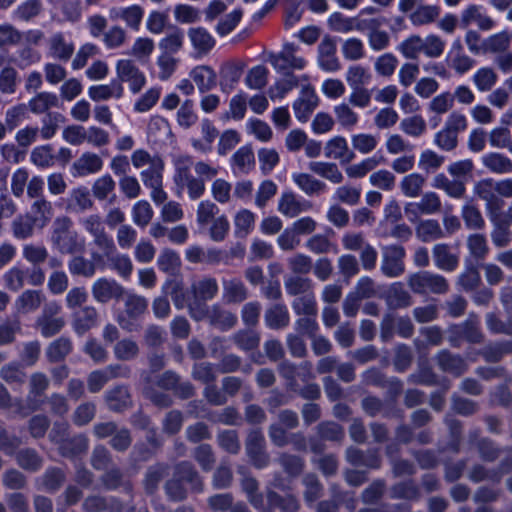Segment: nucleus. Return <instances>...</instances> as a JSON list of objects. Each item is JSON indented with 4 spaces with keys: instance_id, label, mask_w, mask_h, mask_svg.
<instances>
[{
    "instance_id": "1",
    "label": "nucleus",
    "mask_w": 512,
    "mask_h": 512,
    "mask_svg": "<svg viewBox=\"0 0 512 512\" xmlns=\"http://www.w3.org/2000/svg\"><path fill=\"white\" fill-rule=\"evenodd\" d=\"M174 181L181 189H186L192 200L199 199L206 190V181L219 174V167L205 161L193 163L189 155H180L175 161Z\"/></svg>"
},
{
    "instance_id": "2",
    "label": "nucleus",
    "mask_w": 512,
    "mask_h": 512,
    "mask_svg": "<svg viewBox=\"0 0 512 512\" xmlns=\"http://www.w3.org/2000/svg\"><path fill=\"white\" fill-rule=\"evenodd\" d=\"M49 241L52 248L61 255L80 254L85 249V239L75 230L74 222L66 215L54 219Z\"/></svg>"
},
{
    "instance_id": "3",
    "label": "nucleus",
    "mask_w": 512,
    "mask_h": 512,
    "mask_svg": "<svg viewBox=\"0 0 512 512\" xmlns=\"http://www.w3.org/2000/svg\"><path fill=\"white\" fill-rule=\"evenodd\" d=\"M445 47L446 42L439 35L429 34L422 38L418 34H412L398 45L397 50L405 59L416 60L422 53L428 58H438Z\"/></svg>"
},
{
    "instance_id": "4",
    "label": "nucleus",
    "mask_w": 512,
    "mask_h": 512,
    "mask_svg": "<svg viewBox=\"0 0 512 512\" xmlns=\"http://www.w3.org/2000/svg\"><path fill=\"white\" fill-rule=\"evenodd\" d=\"M218 292L219 285L216 278L205 275L195 280L190 286V293L193 296V303L189 305L190 317L199 322L208 307L206 303L213 300Z\"/></svg>"
},
{
    "instance_id": "5",
    "label": "nucleus",
    "mask_w": 512,
    "mask_h": 512,
    "mask_svg": "<svg viewBox=\"0 0 512 512\" xmlns=\"http://www.w3.org/2000/svg\"><path fill=\"white\" fill-rule=\"evenodd\" d=\"M124 303L123 311L119 314L117 321L122 329L128 332L137 331L138 320L142 318L148 309V300L141 295L127 292L121 298Z\"/></svg>"
},
{
    "instance_id": "6",
    "label": "nucleus",
    "mask_w": 512,
    "mask_h": 512,
    "mask_svg": "<svg viewBox=\"0 0 512 512\" xmlns=\"http://www.w3.org/2000/svg\"><path fill=\"white\" fill-rule=\"evenodd\" d=\"M45 271L43 268H25L15 265L8 269L3 275L4 286L12 292H18L26 284L41 286L45 282Z\"/></svg>"
},
{
    "instance_id": "7",
    "label": "nucleus",
    "mask_w": 512,
    "mask_h": 512,
    "mask_svg": "<svg viewBox=\"0 0 512 512\" xmlns=\"http://www.w3.org/2000/svg\"><path fill=\"white\" fill-rule=\"evenodd\" d=\"M245 452L251 465L256 469L266 468L270 462L267 443L261 428H252L245 437Z\"/></svg>"
},
{
    "instance_id": "8",
    "label": "nucleus",
    "mask_w": 512,
    "mask_h": 512,
    "mask_svg": "<svg viewBox=\"0 0 512 512\" xmlns=\"http://www.w3.org/2000/svg\"><path fill=\"white\" fill-rule=\"evenodd\" d=\"M407 283L409 288L416 294H426L428 292L445 294L449 291L447 279L440 274L429 271H422L410 275Z\"/></svg>"
},
{
    "instance_id": "9",
    "label": "nucleus",
    "mask_w": 512,
    "mask_h": 512,
    "mask_svg": "<svg viewBox=\"0 0 512 512\" xmlns=\"http://www.w3.org/2000/svg\"><path fill=\"white\" fill-rule=\"evenodd\" d=\"M61 306L51 301L46 303L41 314L35 321V328L40 331L45 338H50L58 334L65 326V319L60 316Z\"/></svg>"
},
{
    "instance_id": "10",
    "label": "nucleus",
    "mask_w": 512,
    "mask_h": 512,
    "mask_svg": "<svg viewBox=\"0 0 512 512\" xmlns=\"http://www.w3.org/2000/svg\"><path fill=\"white\" fill-rule=\"evenodd\" d=\"M406 250L402 245L391 244L382 248L380 270L389 278H397L405 272Z\"/></svg>"
},
{
    "instance_id": "11",
    "label": "nucleus",
    "mask_w": 512,
    "mask_h": 512,
    "mask_svg": "<svg viewBox=\"0 0 512 512\" xmlns=\"http://www.w3.org/2000/svg\"><path fill=\"white\" fill-rule=\"evenodd\" d=\"M117 79L122 83H128L129 89L133 94L139 93L146 85V76L140 70L134 60L120 59L116 63Z\"/></svg>"
},
{
    "instance_id": "12",
    "label": "nucleus",
    "mask_w": 512,
    "mask_h": 512,
    "mask_svg": "<svg viewBox=\"0 0 512 512\" xmlns=\"http://www.w3.org/2000/svg\"><path fill=\"white\" fill-rule=\"evenodd\" d=\"M345 459L352 466L366 467L371 470H378L383 464L378 448L361 450L357 447L350 446L345 451Z\"/></svg>"
},
{
    "instance_id": "13",
    "label": "nucleus",
    "mask_w": 512,
    "mask_h": 512,
    "mask_svg": "<svg viewBox=\"0 0 512 512\" xmlns=\"http://www.w3.org/2000/svg\"><path fill=\"white\" fill-rule=\"evenodd\" d=\"M270 63L279 72L288 69L302 70L306 66L305 58L297 55V47L294 44H287L279 54L271 55Z\"/></svg>"
},
{
    "instance_id": "14",
    "label": "nucleus",
    "mask_w": 512,
    "mask_h": 512,
    "mask_svg": "<svg viewBox=\"0 0 512 512\" xmlns=\"http://www.w3.org/2000/svg\"><path fill=\"white\" fill-rule=\"evenodd\" d=\"M249 298V289L240 277L222 279V301L226 305H237Z\"/></svg>"
},
{
    "instance_id": "15",
    "label": "nucleus",
    "mask_w": 512,
    "mask_h": 512,
    "mask_svg": "<svg viewBox=\"0 0 512 512\" xmlns=\"http://www.w3.org/2000/svg\"><path fill=\"white\" fill-rule=\"evenodd\" d=\"M92 295L97 302L106 304L121 299L125 288L114 279L99 278L92 285Z\"/></svg>"
},
{
    "instance_id": "16",
    "label": "nucleus",
    "mask_w": 512,
    "mask_h": 512,
    "mask_svg": "<svg viewBox=\"0 0 512 512\" xmlns=\"http://www.w3.org/2000/svg\"><path fill=\"white\" fill-rule=\"evenodd\" d=\"M75 52V44L63 32H56L48 39V55L59 62H68Z\"/></svg>"
},
{
    "instance_id": "17",
    "label": "nucleus",
    "mask_w": 512,
    "mask_h": 512,
    "mask_svg": "<svg viewBox=\"0 0 512 512\" xmlns=\"http://www.w3.org/2000/svg\"><path fill=\"white\" fill-rule=\"evenodd\" d=\"M173 475L194 493L204 490V482L195 466L190 461H181L174 466Z\"/></svg>"
},
{
    "instance_id": "18",
    "label": "nucleus",
    "mask_w": 512,
    "mask_h": 512,
    "mask_svg": "<svg viewBox=\"0 0 512 512\" xmlns=\"http://www.w3.org/2000/svg\"><path fill=\"white\" fill-rule=\"evenodd\" d=\"M205 319H207L212 326L223 331L233 328L237 323V316L223 309L218 304L206 307L205 315H203L199 321Z\"/></svg>"
},
{
    "instance_id": "19",
    "label": "nucleus",
    "mask_w": 512,
    "mask_h": 512,
    "mask_svg": "<svg viewBox=\"0 0 512 512\" xmlns=\"http://www.w3.org/2000/svg\"><path fill=\"white\" fill-rule=\"evenodd\" d=\"M188 37L197 56L208 55L216 45L215 38L204 27H191L188 29Z\"/></svg>"
},
{
    "instance_id": "20",
    "label": "nucleus",
    "mask_w": 512,
    "mask_h": 512,
    "mask_svg": "<svg viewBox=\"0 0 512 512\" xmlns=\"http://www.w3.org/2000/svg\"><path fill=\"white\" fill-rule=\"evenodd\" d=\"M461 25L466 28L472 23H476L478 28L483 31L491 30L495 26V21L484 13L481 6L471 4L461 13Z\"/></svg>"
},
{
    "instance_id": "21",
    "label": "nucleus",
    "mask_w": 512,
    "mask_h": 512,
    "mask_svg": "<svg viewBox=\"0 0 512 512\" xmlns=\"http://www.w3.org/2000/svg\"><path fill=\"white\" fill-rule=\"evenodd\" d=\"M362 29L368 30V43L372 50L382 51L390 45V35L387 31L381 30V21L378 19H369L362 21Z\"/></svg>"
},
{
    "instance_id": "22",
    "label": "nucleus",
    "mask_w": 512,
    "mask_h": 512,
    "mask_svg": "<svg viewBox=\"0 0 512 512\" xmlns=\"http://www.w3.org/2000/svg\"><path fill=\"white\" fill-rule=\"evenodd\" d=\"M311 208L312 204L309 201L301 200L291 191L284 192L278 202V211L289 218H294Z\"/></svg>"
},
{
    "instance_id": "23",
    "label": "nucleus",
    "mask_w": 512,
    "mask_h": 512,
    "mask_svg": "<svg viewBox=\"0 0 512 512\" xmlns=\"http://www.w3.org/2000/svg\"><path fill=\"white\" fill-rule=\"evenodd\" d=\"M109 410L122 412L132 406V398L128 386L116 385L106 391L104 396Z\"/></svg>"
},
{
    "instance_id": "24",
    "label": "nucleus",
    "mask_w": 512,
    "mask_h": 512,
    "mask_svg": "<svg viewBox=\"0 0 512 512\" xmlns=\"http://www.w3.org/2000/svg\"><path fill=\"white\" fill-rule=\"evenodd\" d=\"M318 105V97L311 87H304L300 97L294 102L293 109L296 118L306 122Z\"/></svg>"
},
{
    "instance_id": "25",
    "label": "nucleus",
    "mask_w": 512,
    "mask_h": 512,
    "mask_svg": "<svg viewBox=\"0 0 512 512\" xmlns=\"http://www.w3.org/2000/svg\"><path fill=\"white\" fill-rule=\"evenodd\" d=\"M318 62L322 69L330 72L340 68V62L336 56V43L330 36H325L318 46Z\"/></svg>"
},
{
    "instance_id": "26",
    "label": "nucleus",
    "mask_w": 512,
    "mask_h": 512,
    "mask_svg": "<svg viewBox=\"0 0 512 512\" xmlns=\"http://www.w3.org/2000/svg\"><path fill=\"white\" fill-rule=\"evenodd\" d=\"M432 255L436 267L440 270L453 272L459 266V256L452 252L449 244H436L432 249Z\"/></svg>"
},
{
    "instance_id": "27",
    "label": "nucleus",
    "mask_w": 512,
    "mask_h": 512,
    "mask_svg": "<svg viewBox=\"0 0 512 512\" xmlns=\"http://www.w3.org/2000/svg\"><path fill=\"white\" fill-rule=\"evenodd\" d=\"M324 153L327 158L340 160L342 164L350 163L355 158L354 151L349 148L347 140L342 136L330 139L324 147Z\"/></svg>"
},
{
    "instance_id": "28",
    "label": "nucleus",
    "mask_w": 512,
    "mask_h": 512,
    "mask_svg": "<svg viewBox=\"0 0 512 512\" xmlns=\"http://www.w3.org/2000/svg\"><path fill=\"white\" fill-rule=\"evenodd\" d=\"M264 321L272 330H282L290 324V313L284 303H275L269 306L264 313Z\"/></svg>"
},
{
    "instance_id": "29",
    "label": "nucleus",
    "mask_w": 512,
    "mask_h": 512,
    "mask_svg": "<svg viewBox=\"0 0 512 512\" xmlns=\"http://www.w3.org/2000/svg\"><path fill=\"white\" fill-rule=\"evenodd\" d=\"M110 17L113 20L121 19L129 28L138 31L144 17V9L136 4L123 8H112Z\"/></svg>"
},
{
    "instance_id": "30",
    "label": "nucleus",
    "mask_w": 512,
    "mask_h": 512,
    "mask_svg": "<svg viewBox=\"0 0 512 512\" xmlns=\"http://www.w3.org/2000/svg\"><path fill=\"white\" fill-rule=\"evenodd\" d=\"M495 192L496 189L493 179H483L477 182L474 186V194L486 202L488 215L494 211L499 212L500 209L501 200L497 197Z\"/></svg>"
},
{
    "instance_id": "31",
    "label": "nucleus",
    "mask_w": 512,
    "mask_h": 512,
    "mask_svg": "<svg viewBox=\"0 0 512 512\" xmlns=\"http://www.w3.org/2000/svg\"><path fill=\"white\" fill-rule=\"evenodd\" d=\"M266 498L270 508H278L281 512H299L301 504L297 496L288 493L280 495L273 489L267 487Z\"/></svg>"
},
{
    "instance_id": "32",
    "label": "nucleus",
    "mask_w": 512,
    "mask_h": 512,
    "mask_svg": "<svg viewBox=\"0 0 512 512\" xmlns=\"http://www.w3.org/2000/svg\"><path fill=\"white\" fill-rule=\"evenodd\" d=\"M59 106V98L55 93L42 91L36 93L27 103L26 107L32 114L42 115L50 113L49 110Z\"/></svg>"
},
{
    "instance_id": "33",
    "label": "nucleus",
    "mask_w": 512,
    "mask_h": 512,
    "mask_svg": "<svg viewBox=\"0 0 512 512\" xmlns=\"http://www.w3.org/2000/svg\"><path fill=\"white\" fill-rule=\"evenodd\" d=\"M98 323V312L93 306H84L73 314L72 326L78 335H84Z\"/></svg>"
},
{
    "instance_id": "34",
    "label": "nucleus",
    "mask_w": 512,
    "mask_h": 512,
    "mask_svg": "<svg viewBox=\"0 0 512 512\" xmlns=\"http://www.w3.org/2000/svg\"><path fill=\"white\" fill-rule=\"evenodd\" d=\"M92 245L91 258L96 263H103L117 251L113 238L107 232L94 237Z\"/></svg>"
},
{
    "instance_id": "35",
    "label": "nucleus",
    "mask_w": 512,
    "mask_h": 512,
    "mask_svg": "<svg viewBox=\"0 0 512 512\" xmlns=\"http://www.w3.org/2000/svg\"><path fill=\"white\" fill-rule=\"evenodd\" d=\"M436 360L442 371L457 377L467 370L465 360L460 355L453 354L448 350L440 351L436 356Z\"/></svg>"
},
{
    "instance_id": "36",
    "label": "nucleus",
    "mask_w": 512,
    "mask_h": 512,
    "mask_svg": "<svg viewBox=\"0 0 512 512\" xmlns=\"http://www.w3.org/2000/svg\"><path fill=\"white\" fill-rule=\"evenodd\" d=\"M89 448V439L83 434H77L72 437H67L59 445V453L63 457L72 459L79 455L85 454Z\"/></svg>"
},
{
    "instance_id": "37",
    "label": "nucleus",
    "mask_w": 512,
    "mask_h": 512,
    "mask_svg": "<svg viewBox=\"0 0 512 512\" xmlns=\"http://www.w3.org/2000/svg\"><path fill=\"white\" fill-rule=\"evenodd\" d=\"M103 167L102 158L94 152H84L72 165L77 176H87L99 172Z\"/></svg>"
},
{
    "instance_id": "38",
    "label": "nucleus",
    "mask_w": 512,
    "mask_h": 512,
    "mask_svg": "<svg viewBox=\"0 0 512 512\" xmlns=\"http://www.w3.org/2000/svg\"><path fill=\"white\" fill-rule=\"evenodd\" d=\"M432 186L443 190L448 196L461 199L466 193V184L461 179H449L444 173H439L433 178Z\"/></svg>"
},
{
    "instance_id": "39",
    "label": "nucleus",
    "mask_w": 512,
    "mask_h": 512,
    "mask_svg": "<svg viewBox=\"0 0 512 512\" xmlns=\"http://www.w3.org/2000/svg\"><path fill=\"white\" fill-rule=\"evenodd\" d=\"M123 95L124 87L116 80L107 85H94L88 89V96L94 102L107 101L111 98L120 99Z\"/></svg>"
},
{
    "instance_id": "40",
    "label": "nucleus",
    "mask_w": 512,
    "mask_h": 512,
    "mask_svg": "<svg viewBox=\"0 0 512 512\" xmlns=\"http://www.w3.org/2000/svg\"><path fill=\"white\" fill-rule=\"evenodd\" d=\"M61 14L60 22L77 23L82 18L81 0H48Z\"/></svg>"
},
{
    "instance_id": "41",
    "label": "nucleus",
    "mask_w": 512,
    "mask_h": 512,
    "mask_svg": "<svg viewBox=\"0 0 512 512\" xmlns=\"http://www.w3.org/2000/svg\"><path fill=\"white\" fill-rule=\"evenodd\" d=\"M421 497V489L412 479L397 482L390 488L391 499L417 502Z\"/></svg>"
},
{
    "instance_id": "42",
    "label": "nucleus",
    "mask_w": 512,
    "mask_h": 512,
    "mask_svg": "<svg viewBox=\"0 0 512 512\" xmlns=\"http://www.w3.org/2000/svg\"><path fill=\"white\" fill-rule=\"evenodd\" d=\"M244 64L241 61L232 60L223 63L220 67V85L223 90L233 89L243 74Z\"/></svg>"
},
{
    "instance_id": "43",
    "label": "nucleus",
    "mask_w": 512,
    "mask_h": 512,
    "mask_svg": "<svg viewBox=\"0 0 512 512\" xmlns=\"http://www.w3.org/2000/svg\"><path fill=\"white\" fill-rule=\"evenodd\" d=\"M37 224L38 229L48 225L53 216V206L46 198L34 200L30 212L26 213Z\"/></svg>"
},
{
    "instance_id": "44",
    "label": "nucleus",
    "mask_w": 512,
    "mask_h": 512,
    "mask_svg": "<svg viewBox=\"0 0 512 512\" xmlns=\"http://www.w3.org/2000/svg\"><path fill=\"white\" fill-rule=\"evenodd\" d=\"M426 177L420 173H410L405 175L400 183L399 188L401 193L407 198H418L422 195L423 189L426 185Z\"/></svg>"
},
{
    "instance_id": "45",
    "label": "nucleus",
    "mask_w": 512,
    "mask_h": 512,
    "mask_svg": "<svg viewBox=\"0 0 512 512\" xmlns=\"http://www.w3.org/2000/svg\"><path fill=\"white\" fill-rule=\"evenodd\" d=\"M386 304L390 309L397 310L412 305V297L400 282L393 283L386 295Z\"/></svg>"
},
{
    "instance_id": "46",
    "label": "nucleus",
    "mask_w": 512,
    "mask_h": 512,
    "mask_svg": "<svg viewBox=\"0 0 512 512\" xmlns=\"http://www.w3.org/2000/svg\"><path fill=\"white\" fill-rule=\"evenodd\" d=\"M483 166L494 174L512 173V160L499 152H490L482 157Z\"/></svg>"
},
{
    "instance_id": "47",
    "label": "nucleus",
    "mask_w": 512,
    "mask_h": 512,
    "mask_svg": "<svg viewBox=\"0 0 512 512\" xmlns=\"http://www.w3.org/2000/svg\"><path fill=\"white\" fill-rule=\"evenodd\" d=\"M66 481V473L59 467H49L38 479L40 489L49 492H57Z\"/></svg>"
},
{
    "instance_id": "48",
    "label": "nucleus",
    "mask_w": 512,
    "mask_h": 512,
    "mask_svg": "<svg viewBox=\"0 0 512 512\" xmlns=\"http://www.w3.org/2000/svg\"><path fill=\"white\" fill-rule=\"evenodd\" d=\"M17 465L25 471L35 473L43 467V457L33 448H23L15 454Z\"/></svg>"
},
{
    "instance_id": "49",
    "label": "nucleus",
    "mask_w": 512,
    "mask_h": 512,
    "mask_svg": "<svg viewBox=\"0 0 512 512\" xmlns=\"http://www.w3.org/2000/svg\"><path fill=\"white\" fill-rule=\"evenodd\" d=\"M417 238L424 242H432L445 237L440 223L435 219L422 220L415 229Z\"/></svg>"
},
{
    "instance_id": "50",
    "label": "nucleus",
    "mask_w": 512,
    "mask_h": 512,
    "mask_svg": "<svg viewBox=\"0 0 512 512\" xmlns=\"http://www.w3.org/2000/svg\"><path fill=\"white\" fill-rule=\"evenodd\" d=\"M75 254L68 261V269L72 276L91 278L96 273V262L85 258L83 255Z\"/></svg>"
},
{
    "instance_id": "51",
    "label": "nucleus",
    "mask_w": 512,
    "mask_h": 512,
    "mask_svg": "<svg viewBox=\"0 0 512 512\" xmlns=\"http://www.w3.org/2000/svg\"><path fill=\"white\" fill-rule=\"evenodd\" d=\"M241 488L246 494L249 503L257 510H265L264 495L259 491L258 480L250 475H246L241 480Z\"/></svg>"
},
{
    "instance_id": "52",
    "label": "nucleus",
    "mask_w": 512,
    "mask_h": 512,
    "mask_svg": "<svg viewBox=\"0 0 512 512\" xmlns=\"http://www.w3.org/2000/svg\"><path fill=\"white\" fill-rule=\"evenodd\" d=\"M73 344L68 337H59L52 341L46 348V358L50 363H58L64 361V359L72 352Z\"/></svg>"
},
{
    "instance_id": "53",
    "label": "nucleus",
    "mask_w": 512,
    "mask_h": 512,
    "mask_svg": "<svg viewBox=\"0 0 512 512\" xmlns=\"http://www.w3.org/2000/svg\"><path fill=\"white\" fill-rule=\"evenodd\" d=\"M491 222L494 225L491 232L493 244L498 248L506 247L510 243V221H502L499 219V212L494 211L489 215Z\"/></svg>"
},
{
    "instance_id": "54",
    "label": "nucleus",
    "mask_w": 512,
    "mask_h": 512,
    "mask_svg": "<svg viewBox=\"0 0 512 512\" xmlns=\"http://www.w3.org/2000/svg\"><path fill=\"white\" fill-rule=\"evenodd\" d=\"M44 301L45 295L41 290L28 289L17 298L16 306L23 313H31L39 309Z\"/></svg>"
},
{
    "instance_id": "55",
    "label": "nucleus",
    "mask_w": 512,
    "mask_h": 512,
    "mask_svg": "<svg viewBox=\"0 0 512 512\" xmlns=\"http://www.w3.org/2000/svg\"><path fill=\"white\" fill-rule=\"evenodd\" d=\"M22 256L32 268H42L49 258V251L43 244L26 243L22 246Z\"/></svg>"
},
{
    "instance_id": "56",
    "label": "nucleus",
    "mask_w": 512,
    "mask_h": 512,
    "mask_svg": "<svg viewBox=\"0 0 512 512\" xmlns=\"http://www.w3.org/2000/svg\"><path fill=\"white\" fill-rule=\"evenodd\" d=\"M184 32L177 26H172L159 42V48L165 54H176L184 46Z\"/></svg>"
},
{
    "instance_id": "57",
    "label": "nucleus",
    "mask_w": 512,
    "mask_h": 512,
    "mask_svg": "<svg viewBox=\"0 0 512 512\" xmlns=\"http://www.w3.org/2000/svg\"><path fill=\"white\" fill-rule=\"evenodd\" d=\"M191 77L200 92L204 93L216 86L217 75L215 71L206 65L197 66L191 72Z\"/></svg>"
},
{
    "instance_id": "58",
    "label": "nucleus",
    "mask_w": 512,
    "mask_h": 512,
    "mask_svg": "<svg viewBox=\"0 0 512 512\" xmlns=\"http://www.w3.org/2000/svg\"><path fill=\"white\" fill-rule=\"evenodd\" d=\"M466 246L470 256L475 261H483L488 256L490 248L484 234L473 233L467 237Z\"/></svg>"
},
{
    "instance_id": "59",
    "label": "nucleus",
    "mask_w": 512,
    "mask_h": 512,
    "mask_svg": "<svg viewBox=\"0 0 512 512\" xmlns=\"http://www.w3.org/2000/svg\"><path fill=\"white\" fill-rule=\"evenodd\" d=\"M234 171L240 174H248L255 166V156L251 147L243 146L232 157Z\"/></svg>"
},
{
    "instance_id": "60",
    "label": "nucleus",
    "mask_w": 512,
    "mask_h": 512,
    "mask_svg": "<svg viewBox=\"0 0 512 512\" xmlns=\"http://www.w3.org/2000/svg\"><path fill=\"white\" fill-rule=\"evenodd\" d=\"M440 13L438 5H420L410 14L409 19L415 26H424L435 22Z\"/></svg>"
},
{
    "instance_id": "61",
    "label": "nucleus",
    "mask_w": 512,
    "mask_h": 512,
    "mask_svg": "<svg viewBox=\"0 0 512 512\" xmlns=\"http://www.w3.org/2000/svg\"><path fill=\"white\" fill-rule=\"evenodd\" d=\"M292 308L298 316H317L318 304L315 292H309L295 297L292 301Z\"/></svg>"
},
{
    "instance_id": "62",
    "label": "nucleus",
    "mask_w": 512,
    "mask_h": 512,
    "mask_svg": "<svg viewBox=\"0 0 512 512\" xmlns=\"http://www.w3.org/2000/svg\"><path fill=\"white\" fill-rule=\"evenodd\" d=\"M181 265L182 262L179 254L169 248L163 249L157 259L159 270L171 276L176 275L180 271Z\"/></svg>"
},
{
    "instance_id": "63",
    "label": "nucleus",
    "mask_w": 512,
    "mask_h": 512,
    "mask_svg": "<svg viewBox=\"0 0 512 512\" xmlns=\"http://www.w3.org/2000/svg\"><path fill=\"white\" fill-rule=\"evenodd\" d=\"M284 286L287 294L293 297L314 291V283L312 279L300 275L287 277L284 281Z\"/></svg>"
},
{
    "instance_id": "64",
    "label": "nucleus",
    "mask_w": 512,
    "mask_h": 512,
    "mask_svg": "<svg viewBox=\"0 0 512 512\" xmlns=\"http://www.w3.org/2000/svg\"><path fill=\"white\" fill-rule=\"evenodd\" d=\"M277 461L283 471L290 477H298L304 470V459L296 454L282 452L279 454Z\"/></svg>"
}]
</instances>
